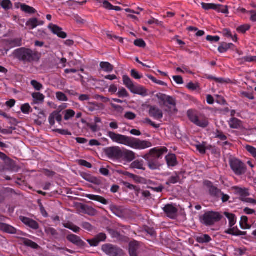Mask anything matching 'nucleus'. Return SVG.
Masks as SVG:
<instances>
[{
    "instance_id": "nucleus-35",
    "label": "nucleus",
    "mask_w": 256,
    "mask_h": 256,
    "mask_svg": "<svg viewBox=\"0 0 256 256\" xmlns=\"http://www.w3.org/2000/svg\"><path fill=\"white\" fill-rule=\"evenodd\" d=\"M224 214L228 219L230 226L232 228L235 224L236 222L234 214L228 212H224Z\"/></svg>"
},
{
    "instance_id": "nucleus-60",
    "label": "nucleus",
    "mask_w": 256,
    "mask_h": 256,
    "mask_svg": "<svg viewBox=\"0 0 256 256\" xmlns=\"http://www.w3.org/2000/svg\"><path fill=\"white\" fill-rule=\"evenodd\" d=\"M20 109L23 113L28 114L30 109V106L28 104H25L22 106Z\"/></svg>"
},
{
    "instance_id": "nucleus-51",
    "label": "nucleus",
    "mask_w": 256,
    "mask_h": 256,
    "mask_svg": "<svg viewBox=\"0 0 256 256\" xmlns=\"http://www.w3.org/2000/svg\"><path fill=\"white\" fill-rule=\"evenodd\" d=\"M31 84L36 90H40L42 88V85L36 80H32Z\"/></svg>"
},
{
    "instance_id": "nucleus-6",
    "label": "nucleus",
    "mask_w": 256,
    "mask_h": 256,
    "mask_svg": "<svg viewBox=\"0 0 256 256\" xmlns=\"http://www.w3.org/2000/svg\"><path fill=\"white\" fill-rule=\"evenodd\" d=\"M230 164L232 169L236 174L242 175L245 173L246 171L245 164L238 159L230 160Z\"/></svg>"
},
{
    "instance_id": "nucleus-42",
    "label": "nucleus",
    "mask_w": 256,
    "mask_h": 256,
    "mask_svg": "<svg viewBox=\"0 0 256 256\" xmlns=\"http://www.w3.org/2000/svg\"><path fill=\"white\" fill-rule=\"evenodd\" d=\"M187 114L190 120L196 124L198 122V118L192 110H188Z\"/></svg>"
},
{
    "instance_id": "nucleus-46",
    "label": "nucleus",
    "mask_w": 256,
    "mask_h": 256,
    "mask_svg": "<svg viewBox=\"0 0 256 256\" xmlns=\"http://www.w3.org/2000/svg\"><path fill=\"white\" fill-rule=\"evenodd\" d=\"M168 96H167L165 94H161V93H159L156 94V97L158 98L162 102V104H161V103L160 104V105L161 106L166 105V100L168 98Z\"/></svg>"
},
{
    "instance_id": "nucleus-28",
    "label": "nucleus",
    "mask_w": 256,
    "mask_h": 256,
    "mask_svg": "<svg viewBox=\"0 0 256 256\" xmlns=\"http://www.w3.org/2000/svg\"><path fill=\"white\" fill-rule=\"evenodd\" d=\"M21 240L26 246L30 247L34 249H37L39 247L37 244L30 240L26 238H22Z\"/></svg>"
},
{
    "instance_id": "nucleus-10",
    "label": "nucleus",
    "mask_w": 256,
    "mask_h": 256,
    "mask_svg": "<svg viewBox=\"0 0 256 256\" xmlns=\"http://www.w3.org/2000/svg\"><path fill=\"white\" fill-rule=\"evenodd\" d=\"M66 239L70 242L79 248H84L86 246V242L80 236L74 234L68 235Z\"/></svg>"
},
{
    "instance_id": "nucleus-41",
    "label": "nucleus",
    "mask_w": 256,
    "mask_h": 256,
    "mask_svg": "<svg viewBox=\"0 0 256 256\" xmlns=\"http://www.w3.org/2000/svg\"><path fill=\"white\" fill-rule=\"evenodd\" d=\"M78 208L86 214H90L92 212H94V210L92 208H89L88 206L82 204H80Z\"/></svg>"
},
{
    "instance_id": "nucleus-1",
    "label": "nucleus",
    "mask_w": 256,
    "mask_h": 256,
    "mask_svg": "<svg viewBox=\"0 0 256 256\" xmlns=\"http://www.w3.org/2000/svg\"><path fill=\"white\" fill-rule=\"evenodd\" d=\"M167 152L168 149L166 147L151 149L148 154L144 156V158L147 162L148 168L152 170L159 169L161 164L158 162V159Z\"/></svg>"
},
{
    "instance_id": "nucleus-16",
    "label": "nucleus",
    "mask_w": 256,
    "mask_h": 256,
    "mask_svg": "<svg viewBox=\"0 0 256 256\" xmlns=\"http://www.w3.org/2000/svg\"><path fill=\"white\" fill-rule=\"evenodd\" d=\"M60 111L56 110L52 112L49 117V122L51 126H54L55 124L54 119L58 122H60L62 120V116L60 114Z\"/></svg>"
},
{
    "instance_id": "nucleus-14",
    "label": "nucleus",
    "mask_w": 256,
    "mask_h": 256,
    "mask_svg": "<svg viewBox=\"0 0 256 256\" xmlns=\"http://www.w3.org/2000/svg\"><path fill=\"white\" fill-rule=\"evenodd\" d=\"M20 220L27 226L34 229L38 230L39 228L38 223L35 220L30 218L20 216Z\"/></svg>"
},
{
    "instance_id": "nucleus-24",
    "label": "nucleus",
    "mask_w": 256,
    "mask_h": 256,
    "mask_svg": "<svg viewBox=\"0 0 256 256\" xmlns=\"http://www.w3.org/2000/svg\"><path fill=\"white\" fill-rule=\"evenodd\" d=\"M88 106H87L86 108L90 112H94L99 110L100 109H103L104 108V105L102 104L88 102Z\"/></svg>"
},
{
    "instance_id": "nucleus-56",
    "label": "nucleus",
    "mask_w": 256,
    "mask_h": 256,
    "mask_svg": "<svg viewBox=\"0 0 256 256\" xmlns=\"http://www.w3.org/2000/svg\"><path fill=\"white\" fill-rule=\"evenodd\" d=\"M45 231L48 234H50L54 236H56L58 235L57 231L52 228H46Z\"/></svg>"
},
{
    "instance_id": "nucleus-59",
    "label": "nucleus",
    "mask_w": 256,
    "mask_h": 256,
    "mask_svg": "<svg viewBox=\"0 0 256 256\" xmlns=\"http://www.w3.org/2000/svg\"><path fill=\"white\" fill-rule=\"evenodd\" d=\"M78 164L80 166H84L88 168H92V164L85 160H78Z\"/></svg>"
},
{
    "instance_id": "nucleus-43",
    "label": "nucleus",
    "mask_w": 256,
    "mask_h": 256,
    "mask_svg": "<svg viewBox=\"0 0 256 256\" xmlns=\"http://www.w3.org/2000/svg\"><path fill=\"white\" fill-rule=\"evenodd\" d=\"M197 240L200 243L208 242L211 240V238L208 235L204 234L198 237Z\"/></svg>"
},
{
    "instance_id": "nucleus-48",
    "label": "nucleus",
    "mask_w": 256,
    "mask_h": 256,
    "mask_svg": "<svg viewBox=\"0 0 256 256\" xmlns=\"http://www.w3.org/2000/svg\"><path fill=\"white\" fill-rule=\"evenodd\" d=\"M106 36L108 38L112 39V40H118L120 42L122 43L123 42V38L122 37L117 36L114 34H110V33H106Z\"/></svg>"
},
{
    "instance_id": "nucleus-19",
    "label": "nucleus",
    "mask_w": 256,
    "mask_h": 256,
    "mask_svg": "<svg viewBox=\"0 0 256 256\" xmlns=\"http://www.w3.org/2000/svg\"><path fill=\"white\" fill-rule=\"evenodd\" d=\"M82 178L86 181L96 185H100L102 184V182L100 180L91 176L90 174H84L82 175Z\"/></svg>"
},
{
    "instance_id": "nucleus-30",
    "label": "nucleus",
    "mask_w": 256,
    "mask_h": 256,
    "mask_svg": "<svg viewBox=\"0 0 256 256\" xmlns=\"http://www.w3.org/2000/svg\"><path fill=\"white\" fill-rule=\"evenodd\" d=\"M100 66L104 71L111 72L114 70V66L108 62H101Z\"/></svg>"
},
{
    "instance_id": "nucleus-63",
    "label": "nucleus",
    "mask_w": 256,
    "mask_h": 256,
    "mask_svg": "<svg viewBox=\"0 0 256 256\" xmlns=\"http://www.w3.org/2000/svg\"><path fill=\"white\" fill-rule=\"evenodd\" d=\"M180 179V176L178 175L176 176H172L170 178L168 181L166 182L167 184H176L178 182Z\"/></svg>"
},
{
    "instance_id": "nucleus-55",
    "label": "nucleus",
    "mask_w": 256,
    "mask_h": 256,
    "mask_svg": "<svg viewBox=\"0 0 256 256\" xmlns=\"http://www.w3.org/2000/svg\"><path fill=\"white\" fill-rule=\"evenodd\" d=\"M143 123L148 124L152 126V127L158 128H160V124H156L154 122H152L150 118H146L143 120Z\"/></svg>"
},
{
    "instance_id": "nucleus-53",
    "label": "nucleus",
    "mask_w": 256,
    "mask_h": 256,
    "mask_svg": "<svg viewBox=\"0 0 256 256\" xmlns=\"http://www.w3.org/2000/svg\"><path fill=\"white\" fill-rule=\"evenodd\" d=\"M75 114V112L72 110H68L66 111V114L64 118L66 120H68L70 118L73 117Z\"/></svg>"
},
{
    "instance_id": "nucleus-8",
    "label": "nucleus",
    "mask_w": 256,
    "mask_h": 256,
    "mask_svg": "<svg viewBox=\"0 0 256 256\" xmlns=\"http://www.w3.org/2000/svg\"><path fill=\"white\" fill-rule=\"evenodd\" d=\"M106 154L110 158L120 159L122 158V150L118 146H112L104 150Z\"/></svg>"
},
{
    "instance_id": "nucleus-12",
    "label": "nucleus",
    "mask_w": 256,
    "mask_h": 256,
    "mask_svg": "<svg viewBox=\"0 0 256 256\" xmlns=\"http://www.w3.org/2000/svg\"><path fill=\"white\" fill-rule=\"evenodd\" d=\"M5 164V168L8 170L12 172H18V167L16 165L14 162L8 158L6 156V158L2 160Z\"/></svg>"
},
{
    "instance_id": "nucleus-61",
    "label": "nucleus",
    "mask_w": 256,
    "mask_h": 256,
    "mask_svg": "<svg viewBox=\"0 0 256 256\" xmlns=\"http://www.w3.org/2000/svg\"><path fill=\"white\" fill-rule=\"evenodd\" d=\"M118 94L120 98L128 96V94L124 88L120 89Z\"/></svg>"
},
{
    "instance_id": "nucleus-5",
    "label": "nucleus",
    "mask_w": 256,
    "mask_h": 256,
    "mask_svg": "<svg viewBox=\"0 0 256 256\" xmlns=\"http://www.w3.org/2000/svg\"><path fill=\"white\" fill-rule=\"evenodd\" d=\"M102 249L104 252L110 256H123V250L118 247L112 244H104Z\"/></svg>"
},
{
    "instance_id": "nucleus-3",
    "label": "nucleus",
    "mask_w": 256,
    "mask_h": 256,
    "mask_svg": "<svg viewBox=\"0 0 256 256\" xmlns=\"http://www.w3.org/2000/svg\"><path fill=\"white\" fill-rule=\"evenodd\" d=\"M222 216L218 212H208L200 217L202 223L206 226L213 225L216 222L220 221Z\"/></svg>"
},
{
    "instance_id": "nucleus-15",
    "label": "nucleus",
    "mask_w": 256,
    "mask_h": 256,
    "mask_svg": "<svg viewBox=\"0 0 256 256\" xmlns=\"http://www.w3.org/2000/svg\"><path fill=\"white\" fill-rule=\"evenodd\" d=\"M163 210L168 216L171 218H174L178 212V209L170 204L166 205Z\"/></svg>"
},
{
    "instance_id": "nucleus-7",
    "label": "nucleus",
    "mask_w": 256,
    "mask_h": 256,
    "mask_svg": "<svg viewBox=\"0 0 256 256\" xmlns=\"http://www.w3.org/2000/svg\"><path fill=\"white\" fill-rule=\"evenodd\" d=\"M201 5L202 8L206 10H213L218 12H222L225 14L228 13V9L227 6H224L220 4H208L204 2H202Z\"/></svg>"
},
{
    "instance_id": "nucleus-45",
    "label": "nucleus",
    "mask_w": 256,
    "mask_h": 256,
    "mask_svg": "<svg viewBox=\"0 0 256 256\" xmlns=\"http://www.w3.org/2000/svg\"><path fill=\"white\" fill-rule=\"evenodd\" d=\"M4 10H10L12 6V4L10 0H3L2 6Z\"/></svg>"
},
{
    "instance_id": "nucleus-40",
    "label": "nucleus",
    "mask_w": 256,
    "mask_h": 256,
    "mask_svg": "<svg viewBox=\"0 0 256 256\" xmlns=\"http://www.w3.org/2000/svg\"><path fill=\"white\" fill-rule=\"evenodd\" d=\"M241 64H244V62H256V56H246L242 58L238 59Z\"/></svg>"
},
{
    "instance_id": "nucleus-23",
    "label": "nucleus",
    "mask_w": 256,
    "mask_h": 256,
    "mask_svg": "<svg viewBox=\"0 0 256 256\" xmlns=\"http://www.w3.org/2000/svg\"><path fill=\"white\" fill-rule=\"evenodd\" d=\"M86 196L91 200L98 201L104 204H106L108 202L106 199L101 196L93 194H86Z\"/></svg>"
},
{
    "instance_id": "nucleus-52",
    "label": "nucleus",
    "mask_w": 256,
    "mask_h": 256,
    "mask_svg": "<svg viewBox=\"0 0 256 256\" xmlns=\"http://www.w3.org/2000/svg\"><path fill=\"white\" fill-rule=\"evenodd\" d=\"M56 97L59 100L66 102L68 100L66 94L62 92H57Z\"/></svg>"
},
{
    "instance_id": "nucleus-18",
    "label": "nucleus",
    "mask_w": 256,
    "mask_h": 256,
    "mask_svg": "<svg viewBox=\"0 0 256 256\" xmlns=\"http://www.w3.org/2000/svg\"><path fill=\"white\" fill-rule=\"evenodd\" d=\"M132 93L142 95L146 96V91L142 86H135L134 84L130 89Z\"/></svg>"
},
{
    "instance_id": "nucleus-13",
    "label": "nucleus",
    "mask_w": 256,
    "mask_h": 256,
    "mask_svg": "<svg viewBox=\"0 0 256 256\" xmlns=\"http://www.w3.org/2000/svg\"><path fill=\"white\" fill-rule=\"evenodd\" d=\"M150 108L149 114L156 119H161L163 117L162 111L156 106H148Z\"/></svg>"
},
{
    "instance_id": "nucleus-11",
    "label": "nucleus",
    "mask_w": 256,
    "mask_h": 256,
    "mask_svg": "<svg viewBox=\"0 0 256 256\" xmlns=\"http://www.w3.org/2000/svg\"><path fill=\"white\" fill-rule=\"evenodd\" d=\"M106 238V236L105 234L100 233L96 236L94 238L90 240H87V242L91 246H96L98 245L100 242L104 241Z\"/></svg>"
},
{
    "instance_id": "nucleus-64",
    "label": "nucleus",
    "mask_w": 256,
    "mask_h": 256,
    "mask_svg": "<svg viewBox=\"0 0 256 256\" xmlns=\"http://www.w3.org/2000/svg\"><path fill=\"white\" fill-rule=\"evenodd\" d=\"M199 87L198 84H194L192 82L188 83L187 86L186 88L192 90H196L197 88Z\"/></svg>"
},
{
    "instance_id": "nucleus-20",
    "label": "nucleus",
    "mask_w": 256,
    "mask_h": 256,
    "mask_svg": "<svg viewBox=\"0 0 256 256\" xmlns=\"http://www.w3.org/2000/svg\"><path fill=\"white\" fill-rule=\"evenodd\" d=\"M138 246V242L136 241L130 242L129 244V253L130 256H138L137 250Z\"/></svg>"
},
{
    "instance_id": "nucleus-31",
    "label": "nucleus",
    "mask_w": 256,
    "mask_h": 256,
    "mask_svg": "<svg viewBox=\"0 0 256 256\" xmlns=\"http://www.w3.org/2000/svg\"><path fill=\"white\" fill-rule=\"evenodd\" d=\"M32 96L34 98V103H42L44 102V96L40 92H34L32 94Z\"/></svg>"
},
{
    "instance_id": "nucleus-39",
    "label": "nucleus",
    "mask_w": 256,
    "mask_h": 256,
    "mask_svg": "<svg viewBox=\"0 0 256 256\" xmlns=\"http://www.w3.org/2000/svg\"><path fill=\"white\" fill-rule=\"evenodd\" d=\"M131 167L134 168H137L142 170H145V168L143 167V161H139L136 160L131 164Z\"/></svg>"
},
{
    "instance_id": "nucleus-29",
    "label": "nucleus",
    "mask_w": 256,
    "mask_h": 256,
    "mask_svg": "<svg viewBox=\"0 0 256 256\" xmlns=\"http://www.w3.org/2000/svg\"><path fill=\"white\" fill-rule=\"evenodd\" d=\"M232 188L234 190L236 194H238L242 196L245 197L250 195L248 189L246 188H242L237 186L233 187Z\"/></svg>"
},
{
    "instance_id": "nucleus-34",
    "label": "nucleus",
    "mask_w": 256,
    "mask_h": 256,
    "mask_svg": "<svg viewBox=\"0 0 256 256\" xmlns=\"http://www.w3.org/2000/svg\"><path fill=\"white\" fill-rule=\"evenodd\" d=\"M26 25L30 30H32L38 25V20L36 18H30L26 22Z\"/></svg>"
},
{
    "instance_id": "nucleus-38",
    "label": "nucleus",
    "mask_w": 256,
    "mask_h": 256,
    "mask_svg": "<svg viewBox=\"0 0 256 256\" xmlns=\"http://www.w3.org/2000/svg\"><path fill=\"white\" fill-rule=\"evenodd\" d=\"M209 192L211 196L216 198L220 197L222 194L220 190L214 186L212 187L210 189H209Z\"/></svg>"
},
{
    "instance_id": "nucleus-26",
    "label": "nucleus",
    "mask_w": 256,
    "mask_h": 256,
    "mask_svg": "<svg viewBox=\"0 0 256 256\" xmlns=\"http://www.w3.org/2000/svg\"><path fill=\"white\" fill-rule=\"evenodd\" d=\"M226 232L228 234L236 236H245L246 234V232H241L237 228H230L226 231Z\"/></svg>"
},
{
    "instance_id": "nucleus-37",
    "label": "nucleus",
    "mask_w": 256,
    "mask_h": 256,
    "mask_svg": "<svg viewBox=\"0 0 256 256\" xmlns=\"http://www.w3.org/2000/svg\"><path fill=\"white\" fill-rule=\"evenodd\" d=\"M124 84L130 90L134 85L130 78L126 75L123 76L122 77Z\"/></svg>"
},
{
    "instance_id": "nucleus-47",
    "label": "nucleus",
    "mask_w": 256,
    "mask_h": 256,
    "mask_svg": "<svg viewBox=\"0 0 256 256\" xmlns=\"http://www.w3.org/2000/svg\"><path fill=\"white\" fill-rule=\"evenodd\" d=\"M48 28L52 31V32H63L62 29L57 26L56 25L54 24H50L48 26Z\"/></svg>"
},
{
    "instance_id": "nucleus-58",
    "label": "nucleus",
    "mask_w": 256,
    "mask_h": 256,
    "mask_svg": "<svg viewBox=\"0 0 256 256\" xmlns=\"http://www.w3.org/2000/svg\"><path fill=\"white\" fill-rule=\"evenodd\" d=\"M229 48L227 46V43L223 42L218 48V50L220 53L226 52Z\"/></svg>"
},
{
    "instance_id": "nucleus-32",
    "label": "nucleus",
    "mask_w": 256,
    "mask_h": 256,
    "mask_svg": "<svg viewBox=\"0 0 256 256\" xmlns=\"http://www.w3.org/2000/svg\"><path fill=\"white\" fill-rule=\"evenodd\" d=\"M230 127L232 128H238L242 124V122L236 118H232L230 119Z\"/></svg>"
},
{
    "instance_id": "nucleus-57",
    "label": "nucleus",
    "mask_w": 256,
    "mask_h": 256,
    "mask_svg": "<svg viewBox=\"0 0 256 256\" xmlns=\"http://www.w3.org/2000/svg\"><path fill=\"white\" fill-rule=\"evenodd\" d=\"M250 26L247 24L242 25L238 27L237 30L239 32H246L250 30Z\"/></svg>"
},
{
    "instance_id": "nucleus-17",
    "label": "nucleus",
    "mask_w": 256,
    "mask_h": 256,
    "mask_svg": "<svg viewBox=\"0 0 256 256\" xmlns=\"http://www.w3.org/2000/svg\"><path fill=\"white\" fill-rule=\"evenodd\" d=\"M110 210L116 216L122 218L124 215V210L122 207L114 204L110 206Z\"/></svg>"
},
{
    "instance_id": "nucleus-21",
    "label": "nucleus",
    "mask_w": 256,
    "mask_h": 256,
    "mask_svg": "<svg viewBox=\"0 0 256 256\" xmlns=\"http://www.w3.org/2000/svg\"><path fill=\"white\" fill-rule=\"evenodd\" d=\"M108 230L112 238H116L119 240H127L128 238L122 236L118 232L111 228H108Z\"/></svg>"
},
{
    "instance_id": "nucleus-22",
    "label": "nucleus",
    "mask_w": 256,
    "mask_h": 256,
    "mask_svg": "<svg viewBox=\"0 0 256 256\" xmlns=\"http://www.w3.org/2000/svg\"><path fill=\"white\" fill-rule=\"evenodd\" d=\"M122 153V158L127 161L131 162L135 158V154L132 151L125 150Z\"/></svg>"
},
{
    "instance_id": "nucleus-44",
    "label": "nucleus",
    "mask_w": 256,
    "mask_h": 256,
    "mask_svg": "<svg viewBox=\"0 0 256 256\" xmlns=\"http://www.w3.org/2000/svg\"><path fill=\"white\" fill-rule=\"evenodd\" d=\"M124 184L126 187L128 188H129L130 190H134V191L136 192V194L137 196H138V194L140 190V188H138V186H136L128 182H124Z\"/></svg>"
},
{
    "instance_id": "nucleus-54",
    "label": "nucleus",
    "mask_w": 256,
    "mask_h": 256,
    "mask_svg": "<svg viewBox=\"0 0 256 256\" xmlns=\"http://www.w3.org/2000/svg\"><path fill=\"white\" fill-rule=\"evenodd\" d=\"M246 148L256 159V148L248 145L246 146Z\"/></svg>"
},
{
    "instance_id": "nucleus-2",
    "label": "nucleus",
    "mask_w": 256,
    "mask_h": 256,
    "mask_svg": "<svg viewBox=\"0 0 256 256\" xmlns=\"http://www.w3.org/2000/svg\"><path fill=\"white\" fill-rule=\"evenodd\" d=\"M13 54L16 58L25 63L38 62L40 56V54L37 51L26 48H21L15 50Z\"/></svg>"
},
{
    "instance_id": "nucleus-62",
    "label": "nucleus",
    "mask_w": 256,
    "mask_h": 256,
    "mask_svg": "<svg viewBox=\"0 0 256 256\" xmlns=\"http://www.w3.org/2000/svg\"><path fill=\"white\" fill-rule=\"evenodd\" d=\"M82 226L83 228L89 232L92 231L93 230V226L92 224L87 222H82Z\"/></svg>"
},
{
    "instance_id": "nucleus-36",
    "label": "nucleus",
    "mask_w": 256,
    "mask_h": 256,
    "mask_svg": "<svg viewBox=\"0 0 256 256\" xmlns=\"http://www.w3.org/2000/svg\"><path fill=\"white\" fill-rule=\"evenodd\" d=\"M64 228H68L74 232H80V228L74 225V224L72 222H68L64 224Z\"/></svg>"
},
{
    "instance_id": "nucleus-9",
    "label": "nucleus",
    "mask_w": 256,
    "mask_h": 256,
    "mask_svg": "<svg viewBox=\"0 0 256 256\" xmlns=\"http://www.w3.org/2000/svg\"><path fill=\"white\" fill-rule=\"evenodd\" d=\"M108 136L113 142L126 146H128L130 137L120 134H117L112 132H108Z\"/></svg>"
},
{
    "instance_id": "nucleus-25",
    "label": "nucleus",
    "mask_w": 256,
    "mask_h": 256,
    "mask_svg": "<svg viewBox=\"0 0 256 256\" xmlns=\"http://www.w3.org/2000/svg\"><path fill=\"white\" fill-rule=\"evenodd\" d=\"M166 159L169 166H174L176 164V158L175 154H169L166 156Z\"/></svg>"
},
{
    "instance_id": "nucleus-4",
    "label": "nucleus",
    "mask_w": 256,
    "mask_h": 256,
    "mask_svg": "<svg viewBox=\"0 0 256 256\" xmlns=\"http://www.w3.org/2000/svg\"><path fill=\"white\" fill-rule=\"evenodd\" d=\"M150 142L146 140H141L140 139L130 137L128 146L136 149L143 150L151 147Z\"/></svg>"
},
{
    "instance_id": "nucleus-27",
    "label": "nucleus",
    "mask_w": 256,
    "mask_h": 256,
    "mask_svg": "<svg viewBox=\"0 0 256 256\" xmlns=\"http://www.w3.org/2000/svg\"><path fill=\"white\" fill-rule=\"evenodd\" d=\"M6 42L12 47L20 46L22 45V39L21 38L10 39L8 40Z\"/></svg>"
},
{
    "instance_id": "nucleus-33",
    "label": "nucleus",
    "mask_w": 256,
    "mask_h": 256,
    "mask_svg": "<svg viewBox=\"0 0 256 256\" xmlns=\"http://www.w3.org/2000/svg\"><path fill=\"white\" fill-rule=\"evenodd\" d=\"M20 8L22 10L28 14H34L36 12V10L34 8L26 4H21Z\"/></svg>"
},
{
    "instance_id": "nucleus-49",
    "label": "nucleus",
    "mask_w": 256,
    "mask_h": 256,
    "mask_svg": "<svg viewBox=\"0 0 256 256\" xmlns=\"http://www.w3.org/2000/svg\"><path fill=\"white\" fill-rule=\"evenodd\" d=\"M134 44L138 47L144 48L146 46V44L142 39H137L134 40Z\"/></svg>"
},
{
    "instance_id": "nucleus-50",
    "label": "nucleus",
    "mask_w": 256,
    "mask_h": 256,
    "mask_svg": "<svg viewBox=\"0 0 256 256\" xmlns=\"http://www.w3.org/2000/svg\"><path fill=\"white\" fill-rule=\"evenodd\" d=\"M208 121L204 118L199 119L198 120V122L196 123V125L202 128H206L208 126Z\"/></svg>"
}]
</instances>
